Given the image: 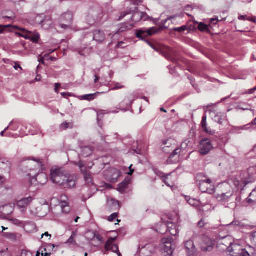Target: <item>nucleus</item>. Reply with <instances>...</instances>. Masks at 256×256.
Wrapping results in <instances>:
<instances>
[{
	"mask_svg": "<svg viewBox=\"0 0 256 256\" xmlns=\"http://www.w3.org/2000/svg\"><path fill=\"white\" fill-rule=\"evenodd\" d=\"M50 180L53 183L62 186L64 188H72L76 186L74 176L64 174L60 168L51 170Z\"/></svg>",
	"mask_w": 256,
	"mask_h": 256,
	"instance_id": "obj_1",
	"label": "nucleus"
},
{
	"mask_svg": "<svg viewBox=\"0 0 256 256\" xmlns=\"http://www.w3.org/2000/svg\"><path fill=\"white\" fill-rule=\"evenodd\" d=\"M30 165L31 166L30 168V170L34 171L36 174L30 180V184L31 185L45 184L47 182L48 178L45 173L40 172L42 166V162L38 160L30 162Z\"/></svg>",
	"mask_w": 256,
	"mask_h": 256,
	"instance_id": "obj_2",
	"label": "nucleus"
},
{
	"mask_svg": "<svg viewBox=\"0 0 256 256\" xmlns=\"http://www.w3.org/2000/svg\"><path fill=\"white\" fill-rule=\"evenodd\" d=\"M220 193L216 195V198L218 202L226 204L234 200V190L228 184H224L219 186Z\"/></svg>",
	"mask_w": 256,
	"mask_h": 256,
	"instance_id": "obj_3",
	"label": "nucleus"
},
{
	"mask_svg": "<svg viewBox=\"0 0 256 256\" xmlns=\"http://www.w3.org/2000/svg\"><path fill=\"white\" fill-rule=\"evenodd\" d=\"M174 16H171L170 18L166 19L164 21V23L162 24V25L159 28L152 27L150 28H140L136 30V34L137 38L141 39H143L147 36H152L158 32L160 31L163 28H167L168 26H165L166 22L169 20L174 18Z\"/></svg>",
	"mask_w": 256,
	"mask_h": 256,
	"instance_id": "obj_4",
	"label": "nucleus"
},
{
	"mask_svg": "<svg viewBox=\"0 0 256 256\" xmlns=\"http://www.w3.org/2000/svg\"><path fill=\"white\" fill-rule=\"evenodd\" d=\"M196 182L200 190L202 192H207L210 194L214 193V186L212 185L210 179L206 178L202 174H198L196 177Z\"/></svg>",
	"mask_w": 256,
	"mask_h": 256,
	"instance_id": "obj_5",
	"label": "nucleus"
},
{
	"mask_svg": "<svg viewBox=\"0 0 256 256\" xmlns=\"http://www.w3.org/2000/svg\"><path fill=\"white\" fill-rule=\"evenodd\" d=\"M73 20V14L70 12H67L62 14L59 19V26L64 29L70 28Z\"/></svg>",
	"mask_w": 256,
	"mask_h": 256,
	"instance_id": "obj_6",
	"label": "nucleus"
},
{
	"mask_svg": "<svg viewBox=\"0 0 256 256\" xmlns=\"http://www.w3.org/2000/svg\"><path fill=\"white\" fill-rule=\"evenodd\" d=\"M172 238H163L161 240V248L168 255H172L173 253L174 248L172 244Z\"/></svg>",
	"mask_w": 256,
	"mask_h": 256,
	"instance_id": "obj_7",
	"label": "nucleus"
},
{
	"mask_svg": "<svg viewBox=\"0 0 256 256\" xmlns=\"http://www.w3.org/2000/svg\"><path fill=\"white\" fill-rule=\"evenodd\" d=\"M200 144L199 152L201 155L205 156L213 148L211 142L208 138L202 140Z\"/></svg>",
	"mask_w": 256,
	"mask_h": 256,
	"instance_id": "obj_8",
	"label": "nucleus"
},
{
	"mask_svg": "<svg viewBox=\"0 0 256 256\" xmlns=\"http://www.w3.org/2000/svg\"><path fill=\"white\" fill-rule=\"evenodd\" d=\"M214 242L208 237H204L200 244V249L203 252H212L214 246Z\"/></svg>",
	"mask_w": 256,
	"mask_h": 256,
	"instance_id": "obj_9",
	"label": "nucleus"
},
{
	"mask_svg": "<svg viewBox=\"0 0 256 256\" xmlns=\"http://www.w3.org/2000/svg\"><path fill=\"white\" fill-rule=\"evenodd\" d=\"M148 44L152 49L161 54L166 58L170 59L169 54H168L171 52L170 48L169 47L163 48L158 44H154L150 42H148Z\"/></svg>",
	"mask_w": 256,
	"mask_h": 256,
	"instance_id": "obj_10",
	"label": "nucleus"
},
{
	"mask_svg": "<svg viewBox=\"0 0 256 256\" xmlns=\"http://www.w3.org/2000/svg\"><path fill=\"white\" fill-rule=\"evenodd\" d=\"M120 172L115 168H110L105 172L104 175L108 181L116 182L120 176Z\"/></svg>",
	"mask_w": 256,
	"mask_h": 256,
	"instance_id": "obj_11",
	"label": "nucleus"
},
{
	"mask_svg": "<svg viewBox=\"0 0 256 256\" xmlns=\"http://www.w3.org/2000/svg\"><path fill=\"white\" fill-rule=\"evenodd\" d=\"M242 247L241 246L236 244H231L227 248V252L231 256H240V252H242Z\"/></svg>",
	"mask_w": 256,
	"mask_h": 256,
	"instance_id": "obj_12",
	"label": "nucleus"
},
{
	"mask_svg": "<svg viewBox=\"0 0 256 256\" xmlns=\"http://www.w3.org/2000/svg\"><path fill=\"white\" fill-rule=\"evenodd\" d=\"M185 248L187 256H196V249L192 240H188L186 241L185 243Z\"/></svg>",
	"mask_w": 256,
	"mask_h": 256,
	"instance_id": "obj_13",
	"label": "nucleus"
},
{
	"mask_svg": "<svg viewBox=\"0 0 256 256\" xmlns=\"http://www.w3.org/2000/svg\"><path fill=\"white\" fill-rule=\"evenodd\" d=\"M33 200L32 196L22 198L17 202V206L23 211L30 206Z\"/></svg>",
	"mask_w": 256,
	"mask_h": 256,
	"instance_id": "obj_14",
	"label": "nucleus"
},
{
	"mask_svg": "<svg viewBox=\"0 0 256 256\" xmlns=\"http://www.w3.org/2000/svg\"><path fill=\"white\" fill-rule=\"evenodd\" d=\"M148 16L146 14V13L144 12H137L134 13L131 17V19L134 22H138L140 20L145 21L148 19Z\"/></svg>",
	"mask_w": 256,
	"mask_h": 256,
	"instance_id": "obj_15",
	"label": "nucleus"
},
{
	"mask_svg": "<svg viewBox=\"0 0 256 256\" xmlns=\"http://www.w3.org/2000/svg\"><path fill=\"white\" fill-rule=\"evenodd\" d=\"M106 38V35L104 32L101 30H95L93 32V40L98 42H103Z\"/></svg>",
	"mask_w": 256,
	"mask_h": 256,
	"instance_id": "obj_16",
	"label": "nucleus"
},
{
	"mask_svg": "<svg viewBox=\"0 0 256 256\" xmlns=\"http://www.w3.org/2000/svg\"><path fill=\"white\" fill-rule=\"evenodd\" d=\"M201 126L203 130V131L204 132H205L209 134L210 135H214L215 134V130H212L210 128L207 127L206 115H204L202 118Z\"/></svg>",
	"mask_w": 256,
	"mask_h": 256,
	"instance_id": "obj_17",
	"label": "nucleus"
},
{
	"mask_svg": "<svg viewBox=\"0 0 256 256\" xmlns=\"http://www.w3.org/2000/svg\"><path fill=\"white\" fill-rule=\"evenodd\" d=\"M14 208L11 204L2 206L0 207V212L4 215L9 216L14 211Z\"/></svg>",
	"mask_w": 256,
	"mask_h": 256,
	"instance_id": "obj_18",
	"label": "nucleus"
},
{
	"mask_svg": "<svg viewBox=\"0 0 256 256\" xmlns=\"http://www.w3.org/2000/svg\"><path fill=\"white\" fill-rule=\"evenodd\" d=\"M80 149V155L85 158L90 156L94 151V148L91 146H82Z\"/></svg>",
	"mask_w": 256,
	"mask_h": 256,
	"instance_id": "obj_19",
	"label": "nucleus"
},
{
	"mask_svg": "<svg viewBox=\"0 0 256 256\" xmlns=\"http://www.w3.org/2000/svg\"><path fill=\"white\" fill-rule=\"evenodd\" d=\"M130 183V178L128 177L126 178L123 182L118 185V189L120 192H124Z\"/></svg>",
	"mask_w": 256,
	"mask_h": 256,
	"instance_id": "obj_20",
	"label": "nucleus"
},
{
	"mask_svg": "<svg viewBox=\"0 0 256 256\" xmlns=\"http://www.w3.org/2000/svg\"><path fill=\"white\" fill-rule=\"evenodd\" d=\"M102 93V92H96L94 94L82 95L81 96V98L82 100H86L88 101L92 100H94L98 96L100 95V94Z\"/></svg>",
	"mask_w": 256,
	"mask_h": 256,
	"instance_id": "obj_21",
	"label": "nucleus"
},
{
	"mask_svg": "<svg viewBox=\"0 0 256 256\" xmlns=\"http://www.w3.org/2000/svg\"><path fill=\"white\" fill-rule=\"evenodd\" d=\"M133 27V24L128 23H124L119 28L118 30L115 32V34L118 33L123 32L126 30H130Z\"/></svg>",
	"mask_w": 256,
	"mask_h": 256,
	"instance_id": "obj_22",
	"label": "nucleus"
},
{
	"mask_svg": "<svg viewBox=\"0 0 256 256\" xmlns=\"http://www.w3.org/2000/svg\"><path fill=\"white\" fill-rule=\"evenodd\" d=\"M248 202L254 204L256 203V189L254 190L246 198Z\"/></svg>",
	"mask_w": 256,
	"mask_h": 256,
	"instance_id": "obj_23",
	"label": "nucleus"
},
{
	"mask_svg": "<svg viewBox=\"0 0 256 256\" xmlns=\"http://www.w3.org/2000/svg\"><path fill=\"white\" fill-rule=\"evenodd\" d=\"M94 16V14H90L86 17V22L90 26L94 24L99 20L98 18H96Z\"/></svg>",
	"mask_w": 256,
	"mask_h": 256,
	"instance_id": "obj_24",
	"label": "nucleus"
},
{
	"mask_svg": "<svg viewBox=\"0 0 256 256\" xmlns=\"http://www.w3.org/2000/svg\"><path fill=\"white\" fill-rule=\"evenodd\" d=\"M116 237L112 238H110L106 242V244H105V248L106 250H110V249L114 244V242L116 240Z\"/></svg>",
	"mask_w": 256,
	"mask_h": 256,
	"instance_id": "obj_25",
	"label": "nucleus"
},
{
	"mask_svg": "<svg viewBox=\"0 0 256 256\" xmlns=\"http://www.w3.org/2000/svg\"><path fill=\"white\" fill-rule=\"evenodd\" d=\"M84 176L86 182L88 184H92V179L91 176V174L90 172L87 171H85L84 172Z\"/></svg>",
	"mask_w": 256,
	"mask_h": 256,
	"instance_id": "obj_26",
	"label": "nucleus"
},
{
	"mask_svg": "<svg viewBox=\"0 0 256 256\" xmlns=\"http://www.w3.org/2000/svg\"><path fill=\"white\" fill-rule=\"evenodd\" d=\"M224 119H225V116L224 115L217 114L215 116V117L214 118V120L216 122H217L220 124H222Z\"/></svg>",
	"mask_w": 256,
	"mask_h": 256,
	"instance_id": "obj_27",
	"label": "nucleus"
},
{
	"mask_svg": "<svg viewBox=\"0 0 256 256\" xmlns=\"http://www.w3.org/2000/svg\"><path fill=\"white\" fill-rule=\"evenodd\" d=\"M32 37L30 38V40L32 41L33 42L38 43V40L40 38V36L38 33L34 32H32V34L31 35Z\"/></svg>",
	"mask_w": 256,
	"mask_h": 256,
	"instance_id": "obj_28",
	"label": "nucleus"
},
{
	"mask_svg": "<svg viewBox=\"0 0 256 256\" xmlns=\"http://www.w3.org/2000/svg\"><path fill=\"white\" fill-rule=\"evenodd\" d=\"M4 16H2V18H8L10 20H13L15 18L16 16L14 13L12 12H8L6 14H4Z\"/></svg>",
	"mask_w": 256,
	"mask_h": 256,
	"instance_id": "obj_29",
	"label": "nucleus"
},
{
	"mask_svg": "<svg viewBox=\"0 0 256 256\" xmlns=\"http://www.w3.org/2000/svg\"><path fill=\"white\" fill-rule=\"evenodd\" d=\"M163 145L164 146L162 148L163 151L166 153H170V150H167V148H170L172 146L171 143L170 142V141L168 140L164 141Z\"/></svg>",
	"mask_w": 256,
	"mask_h": 256,
	"instance_id": "obj_30",
	"label": "nucleus"
},
{
	"mask_svg": "<svg viewBox=\"0 0 256 256\" xmlns=\"http://www.w3.org/2000/svg\"><path fill=\"white\" fill-rule=\"evenodd\" d=\"M180 152H181V149L180 148H174L172 150V153L170 156L169 158H172L175 156H178V157L180 154Z\"/></svg>",
	"mask_w": 256,
	"mask_h": 256,
	"instance_id": "obj_31",
	"label": "nucleus"
},
{
	"mask_svg": "<svg viewBox=\"0 0 256 256\" xmlns=\"http://www.w3.org/2000/svg\"><path fill=\"white\" fill-rule=\"evenodd\" d=\"M198 30L201 32H208L209 31L208 26L207 25L202 23L200 22L198 24Z\"/></svg>",
	"mask_w": 256,
	"mask_h": 256,
	"instance_id": "obj_32",
	"label": "nucleus"
},
{
	"mask_svg": "<svg viewBox=\"0 0 256 256\" xmlns=\"http://www.w3.org/2000/svg\"><path fill=\"white\" fill-rule=\"evenodd\" d=\"M76 164L78 166L82 172H84L86 171L85 168H85V165L84 163V162L82 160H80L78 162H76Z\"/></svg>",
	"mask_w": 256,
	"mask_h": 256,
	"instance_id": "obj_33",
	"label": "nucleus"
},
{
	"mask_svg": "<svg viewBox=\"0 0 256 256\" xmlns=\"http://www.w3.org/2000/svg\"><path fill=\"white\" fill-rule=\"evenodd\" d=\"M188 28L186 26H183L180 28H173V30L174 31L178 32H182L184 31L187 30Z\"/></svg>",
	"mask_w": 256,
	"mask_h": 256,
	"instance_id": "obj_34",
	"label": "nucleus"
},
{
	"mask_svg": "<svg viewBox=\"0 0 256 256\" xmlns=\"http://www.w3.org/2000/svg\"><path fill=\"white\" fill-rule=\"evenodd\" d=\"M114 88H112L111 90H116L122 88L124 87V86L122 85L120 83H118V82H114Z\"/></svg>",
	"mask_w": 256,
	"mask_h": 256,
	"instance_id": "obj_35",
	"label": "nucleus"
},
{
	"mask_svg": "<svg viewBox=\"0 0 256 256\" xmlns=\"http://www.w3.org/2000/svg\"><path fill=\"white\" fill-rule=\"evenodd\" d=\"M110 250H112V252L115 253H118L119 256H120V253L118 250V246L116 244H112L110 249Z\"/></svg>",
	"mask_w": 256,
	"mask_h": 256,
	"instance_id": "obj_36",
	"label": "nucleus"
},
{
	"mask_svg": "<svg viewBox=\"0 0 256 256\" xmlns=\"http://www.w3.org/2000/svg\"><path fill=\"white\" fill-rule=\"evenodd\" d=\"M32 34V32L26 30L24 33L23 38L26 40H30V38L32 37L31 35Z\"/></svg>",
	"mask_w": 256,
	"mask_h": 256,
	"instance_id": "obj_37",
	"label": "nucleus"
},
{
	"mask_svg": "<svg viewBox=\"0 0 256 256\" xmlns=\"http://www.w3.org/2000/svg\"><path fill=\"white\" fill-rule=\"evenodd\" d=\"M7 238H8L12 240H16V236L15 234L13 233H8V234H4Z\"/></svg>",
	"mask_w": 256,
	"mask_h": 256,
	"instance_id": "obj_38",
	"label": "nucleus"
},
{
	"mask_svg": "<svg viewBox=\"0 0 256 256\" xmlns=\"http://www.w3.org/2000/svg\"><path fill=\"white\" fill-rule=\"evenodd\" d=\"M68 206V203L66 202L62 201V202L61 207L62 211L66 212H68L69 210H66V208Z\"/></svg>",
	"mask_w": 256,
	"mask_h": 256,
	"instance_id": "obj_39",
	"label": "nucleus"
},
{
	"mask_svg": "<svg viewBox=\"0 0 256 256\" xmlns=\"http://www.w3.org/2000/svg\"><path fill=\"white\" fill-rule=\"evenodd\" d=\"M118 213L117 212H114L108 218V220L110 222H112L114 220L115 218H116L118 216Z\"/></svg>",
	"mask_w": 256,
	"mask_h": 256,
	"instance_id": "obj_40",
	"label": "nucleus"
},
{
	"mask_svg": "<svg viewBox=\"0 0 256 256\" xmlns=\"http://www.w3.org/2000/svg\"><path fill=\"white\" fill-rule=\"evenodd\" d=\"M21 256H32V254L26 250H22L21 253Z\"/></svg>",
	"mask_w": 256,
	"mask_h": 256,
	"instance_id": "obj_41",
	"label": "nucleus"
},
{
	"mask_svg": "<svg viewBox=\"0 0 256 256\" xmlns=\"http://www.w3.org/2000/svg\"><path fill=\"white\" fill-rule=\"evenodd\" d=\"M186 200L188 203L191 206H196L198 204V202L194 199L189 198L188 200L186 198Z\"/></svg>",
	"mask_w": 256,
	"mask_h": 256,
	"instance_id": "obj_42",
	"label": "nucleus"
},
{
	"mask_svg": "<svg viewBox=\"0 0 256 256\" xmlns=\"http://www.w3.org/2000/svg\"><path fill=\"white\" fill-rule=\"evenodd\" d=\"M248 249L250 254L254 256H256V245L255 248L250 246Z\"/></svg>",
	"mask_w": 256,
	"mask_h": 256,
	"instance_id": "obj_43",
	"label": "nucleus"
},
{
	"mask_svg": "<svg viewBox=\"0 0 256 256\" xmlns=\"http://www.w3.org/2000/svg\"><path fill=\"white\" fill-rule=\"evenodd\" d=\"M10 26H12L10 24L5 25V26L0 24V34L4 33V32L6 28L10 27Z\"/></svg>",
	"mask_w": 256,
	"mask_h": 256,
	"instance_id": "obj_44",
	"label": "nucleus"
},
{
	"mask_svg": "<svg viewBox=\"0 0 256 256\" xmlns=\"http://www.w3.org/2000/svg\"><path fill=\"white\" fill-rule=\"evenodd\" d=\"M168 176V174L167 176H165L164 174H162V176H160L162 178L163 182L168 186H170V185L168 182L166 181L167 176Z\"/></svg>",
	"mask_w": 256,
	"mask_h": 256,
	"instance_id": "obj_45",
	"label": "nucleus"
},
{
	"mask_svg": "<svg viewBox=\"0 0 256 256\" xmlns=\"http://www.w3.org/2000/svg\"><path fill=\"white\" fill-rule=\"evenodd\" d=\"M132 2L133 4L136 5H139L142 3V0H132Z\"/></svg>",
	"mask_w": 256,
	"mask_h": 256,
	"instance_id": "obj_46",
	"label": "nucleus"
},
{
	"mask_svg": "<svg viewBox=\"0 0 256 256\" xmlns=\"http://www.w3.org/2000/svg\"><path fill=\"white\" fill-rule=\"evenodd\" d=\"M251 239L256 245V232H254L252 234Z\"/></svg>",
	"mask_w": 256,
	"mask_h": 256,
	"instance_id": "obj_47",
	"label": "nucleus"
},
{
	"mask_svg": "<svg viewBox=\"0 0 256 256\" xmlns=\"http://www.w3.org/2000/svg\"><path fill=\"white\" fill-rule=\"evenodd\" d=\"M198 226L200 228H202L204 226V222L203 219L201 220L198 224Z\"/></svg>",
	"mask_w": 256,
	"mask_h": 256,
	"instance_id": "obj_48",
	"label": "nucleus"
},
{
	"mask_svg": "<svg viewBox=\"0 0 256 256\" xmlns=\"http://www.w3.org/2000/svg\"><path fill=\"white\" fill-rule=\"evenodd\" d=\"M60 87V84H58V83H56L55 84V88H54V90H55V92H56V93H58V88Z\"/></svg>",
	"mask_w": 256,
	"mask_h": 256,
	"instance_id": "obj_49",
	"label": "nucleus"
},
{
	"mask_svg": "<svg viewBox=\"0 0 256 256\" xmlns=\"http://www.w3.org/2000/svg\"><path fill=\"white\" fill-rule=\"evenodd\" d=\"M14 28L16 29H18L20 30L22 33H24L27 30L24 28H19L18 26H14Z\"/></svg>",
	"mask_w": 256,
	"mask_h": 256,
	"instance_id": "obj_50",
	"label": "nucleus"
},
{
	"mask_svg": "<svg viewBox=\"0 0 256 256\" xmlns=\"http://www.w3.org/2000/svg\"><path fill=\"white\" fill-rule=\"evenodd\" d=\"M111 202H112V204L114 206H116L118 208L120 207L118 201L115 200H112Z\"/></svg>",
	"mask_w": 256,
	"mask_h": 256,
	"instance_id": "obj_51",
	"label": "nucleus"
},
{
	"mask_svg": "<svg viewBox=\"0 0 256 256\" xmlns=\"http://www.w3.org/2000/svg\"><path fill=\"white\" fill-rule=\"evenodd\" d=\"M69 124L68 123V122H64L62 124H61V126L62 128H64V130H66V129L68 128V126Z\"/></svg>",
	"mask_w": 256,
	"mask_h": 256,
	"instance_id": "obj_52",
	"label": "nucleus"
},
{
	"mask_svg": "<svg viewBox=\"0 0 256 256\" xmlns=\"http://www.w3.org/2000/svg\"><path fill=\"white\" fill-rule=\"evenodd\" d=\"M75 236H76L75 233H74V232H73V233H72V236H70V238L68 239V242H72V240H73V239H74V238Z\"/></svg>",
	"mask_w": 256,
	"mask_h": 256,
	"instance_id": "obj_53",
	"label": "nucleus"
},
{
	"mask_svg": "<svg viewBox=\"0 0 256 256\" xmlns=\"http://www.w3.org/2000/svg\"><path fill=\"white\" fill-rule=\"evenodd\" d=\"M218 20L216 18H212L210 20V23L212 24H216L218 22Z\"/></svg>",
	"mask_w": 256,
	"mask_h": 256,
	"instance_id": "obj_54",
	"label": "nucleus"
},
{
	"mask_svg": "<svg viewBox=\"0 0 256 256\" xmlns=\"http://www.w3.org/2000/svg\"><path fill=\"white\" fill-rule=\"evenodd\" d=\"M246 18V16H238V19L240 20H246L248 18Z\"/></svg>",
	"mask_w": 256,
	"mask_h": 256,
	"instance_id": "obj_55",
	"label": "nucleus"
},
{
	"mask_svg": "<svg viewBox=\"0 0 256 256\" xmlns=\"http://www.w3.org/2000/svg\"><path fill=\"white\" fill-rule=\"evenodd\" d=\"M132 165H131V166H130V168H130V172H128V175H132V174H133L134 172V169H132V168H132Z\"/></svg>",
	"mask_w": 256,
	"mask_h": 256,
	"instance_id": "obj_56",
	"label": "nucleus"
},
{
	"mask_svg": "<svg viewBox=\"0 0 256 256\" xmlns=\"http://www.w3.org/2000/svg\"><path fill=\"white\" fill-rule=\"evenodd\" d=\"M44 236H50V238H51L52 236L48 232H46L44 234H42V235L41 238H42Z\"/></svg>",
	"mask_w": 256,
	"mask_h": 256,
	"instance_id": "obj_57",
	"label": "nucleus"
},
{
	"mask_svg": "<svg viewBox=\"0 0 256 256\" xmlns=\"http://www.w3.org/2000/svg\"><path fill=\"white\" fill-rule=\"evenodd\" d=\"M170 233L173 236H176L178 234V232L176 230H174V231L172 232H171V230H170Z\"/></svg>",
	"mask_w": 256,
	"mask_h": 256,
	"instance_id": "obj_58",
	"label": "nucleus"
},
{
	"mask_svg": "<svg viewBox=\"0 0 256 256\" xmlns=\"http://www.w3.org/2000/svg\"><path fill=\"white\" fill-rule=\"evenodd\" d=\"M50 254H51L50 253L46 252V253L44 254V251L43 250L42 251V256H50Z\"/></svg>",
	"mask_w": 256,
	"mask_h": 256,
	"instance_id": "obj_59",
	"label": "nucleus"
},
{
	"mask_svg": "<svg viewBox=\"0 0 256 256\" xmlns=\"http://www.w3.org/2000/svg\"><path fill=\"white\" fill-rule=\"evenodd\" d=\"M4 180V178L3 176H0V184H2Z\"/></svg>",
	"mask_w": 256,
	"mask_h": 256,
	"instance_id": "obj_60",
	"label": "nucleus"
},
{
	"mask_svg": "<svg viewBox=\"0 0 256 256\" xmlns=\"http://www.w3.org/2000/svg\"><path fill=\"white\" fill-rule=\"evenodd\" d=\"M246 20L254 22L256 21V18L255 17H254L252 18H248Z\"/></svg>",
	"mask_w": 256,
	"mask_h": 256,
	"instance_id": "obj_61",
	"label": "nucleus"
},
{
	"mask_svg": "<svg viewBox=\"0 0 256 256\" xmlns=\"http://www.w3.org/2000/svg\"><path fill=\"white\" fill-rule=\"evenodd\" d=\"M61 94L64 98H65L67 96H70V94L68 92H62Z\"/></svg>",
	"mask_w": 256,
	"mask_h": 256,
	"instance_id": "obj_62",
	"label": "nucleus"
},
{
	"mask_svg": "<svg viewBox=\"0 0 256 256\" xmlns=\"http://www.w3.org/2000/svg\"><path fill=\"white\" fill-rule=\"evenodd\" d=\"M14 67L16 70H17L18 68H20L21 70L22 69L20 66L18 64H16Z\"/></svg>",
	"mask_w": 256,
	"mask_h": 256,
	"instance_id": "obj_63",
	"label": "nucleus"
},
{
	"mask_svg": "<svg viewBox=\"0 0 256 256\" xmlns=\"http://www.w3.org/2000/svg\"><path fill=\"white\" fill-rule=\"evenodd\" d=\"M128 14V13H126L125 14H123V15H122H122L120 16V18H118V20H122L124 17L126 15H127V14Z\"/></svg>",
	"mask_w": 256,
	"mask_h": 256,
	"instance_id": "obj_64",
	"label": "nucleus"
}]
</instances>
